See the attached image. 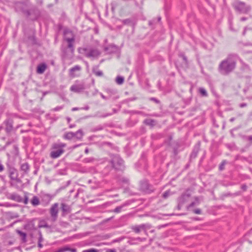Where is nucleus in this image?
<instances>
[{"label":"nucleus","mask_w":252,"mask_h":252,"mask_svg":"<svg viewBox=\"0 0 252 252\" xmlns=\"http://www.w3.org/2000/svg\"><path fill=\"white\" fill-rule=\"evenodd\" d=\"M238 59H239V56L238 54L236 53L229 54L227 57L219 64V72L223 75H228L235 69Z\"/></svg>","instance_id":"f257e3e1"},{"label":"nucleus","mask_w":252,"mask_h":252,"mask_svg":"<svg viewBox=\"0 0 252 252\" xmlns=\"http://www.w3.org/2000/svg\"><path fill=\"white\" fill-rule=\"evenodd\" d=\"M66 146V144L59 141L53 143L51 147L50 157L53 159L58 158L64 153V148Z\"/></svg>","instance_id":"f03ea898"},{"label":"nucleus","mask_w":252,"mask_h":252,"mask_svg":"<svg viewBox=\"0 0 252 252\" xmlns=\"http://www.w3.org/2000/svg\"><path fill=\"white\" fill-rule=\"evenodd\" d=\"M65 40L68 42L67 48L63 49V58H67L72 56L74 48L73 47V42L74 41L73 37H64Z\"/></svg>","instance_id":"7ed1b4c3"},{"label":"nucleus","mask_w":252,"mask_h":252,"mask_svg":"<svg viewBox=\"0 0 252 252\" xmlns=\"http://www.w3.org/2000/svg\"><path fill=\"white\" fill-rule=\"evenodd\" d=\"M232 5L234 9L240 13L247 14L251 9V7L250 5L239 0L235 1L233 3Z\"/></svg>","instance_id":"20e7f679"},{"label":"nucleus","mask_w":252,"mask_h":252,"mask_svg":"<svg viewBox=\"0 0 252 252\" xmlns=\"http://www.w3.org/2000/svg\"><path fill=\"white\" fill-rule=\"evenodd\" d=\"M111 163L116 170H121L124 169L123 160L118 155H114L112 157Z\"/></svg>","instance_id":"39448f33"},{"label":"nucleus","mask_w":252,"mask_h":252,"mask_svg":"<svg viewBox=\"0 0 252 252\" xmlns=\"http://www.w3.org/2000/svg\"><path fill=\"white\" fill-rule=\"evenodd\" d=\"M80 52L82 54H84L85 56L88 58H94L97 57L100 55V52L98 50L94 48H84L80 49Z\"/></svg>","instance_id":"423d86ee"},{"label":"nucleus","mask_w":252,"mask_h":252,"mask_svg":"<svg viewBox=\"0 0 252 252\" xmlns=\"http://www.w3.org/2000/svg\"><path fill=\"white\" fill-rule=\"evenodd\" d=\"M140 189L147 193H151L155 190L154 187L149 184L147 181L144 180L140 182Z\"/></svg>","instance_id":"0eeeda50"},{"label":"nucleus","mask_w":252,"mask_h":252,"mask_svg":"<svg viewBox=\"0 0 252 252\" xmlns=\"http://www.w3.org/2000/svg\"><path fill=\"white\" fill-rule=\"evenodd\" d=\"M58 207L59 204L56 203L53 204L50 209V214L53 221H55L57 219L59 212Z\"/></svg>","instance_id":"6e6552de"},{"label":"nucleus","mask_w":252,"mask_h":252,"mask_svg":"<svg viewBox=\"0 0 252 252\" xmlns=\"http://www.w3.org/2000/svg\"><path fill=\"white\" fill-rule=\"evenodd\" d=\"M150 228V226L147 224H142L140 225H134L132 226V230L136 233H139L141 230H146Z\"/></svg>","instance_id":"1a4fd4ad"},{"label":"nucleus","mask_w":252,"mask_h":252,"mask_svg":"<svg viewBox=\"0 0 252 252\" xmlns=\"http://www.w3.org/2000/svg\"><path fill=\"white\" fill-rule=\"evenodd\" d=\"M9 177L11 180L15 181L16 182L21 183L22 182L21 179L18 178V173L17 170L15 168H10L9 170Z\"/></svg>","instance_id":"9d476101"},{"label":"nucleus","mask_w":252,"mask_h":252,"mask_svg":"<svg viewBox=\"0 0 252 252\" xmlns=\"http://www.w3.org/2000/svg\"><path fill=\"white\" fill-rule=\"evenodd\" d=\"M70 91L75 93H80L85 89V86L83 83H76L70 87Z\"/></svg>","instance_id":"9b49d317"},{"label":"nucleus","mask_w":252,"mask_h":252,"mask_svg":"<svg viewBox=\"0 0 252 252\" xmlns=\"http://www.w3.org/2000/svg\"><path fill=\"white\" fill-rule=\"evenodd\" d=\"M81 70V67L79 65H76L71 68L69 70V75L71 77H75L77 76L76 72L80 71Z\"/></svg>","instance_id":"f8f14e48"},{"label":"nucleus","mask_w":252,"mask_h":252,"mask_svg":"<svg viewBox=\"0 0 252 252\" xmlns=\"http://www.w3.org/2000/svg\"><path fill=\"white\" fill-rule=\"evenodd\" d=\"M5 125V131L7 133H10L13 129V121L8 119L4 122Z\"/></svg>","instance_id":"ddd939ff"},{"label":"nucleus","mask_w":252,"mask_h":252,"mask_svg":"<svg viewBox=\"0 0 252 252\" xmlns=\"http://www.w3.org/2000/svg\"><path fill=\"white\" fill-rule=\"evenodd\" d=\"M190 195L188 193H184L178 199V202L181 204H184L189 198Z\"/></svg>","instance_id":"4468645a"},{"label":"nucleus","mask_w":252,"mask_h":252,"mask_svg":"<svg viewBox=\"0 0 252 252\" xmlns=\"http://www.w3.org/2000/svg\"><path fill=\"white\" fill-rule=\"evenodd\" d=\"M61 209L63 214H68L71 212V208L67 204L62 203L61 204Z\"/></svg>","instance_id":"2eb2a0df"},{"label":"nucleus","mask_w":252,"mask_h":252,"mask_svg":"<svg viewBox=\"0 0 252 252\" xmlns=\"http://www.w3.org/2000/svg\"><path fill=\"white\" fill-rule=\"evenodd\" d=\"M17 234L19 235L21 237V240L23 243H25L27 242V234L25 232H22L19 230H16Z\"/></svg>","instance_id":"dca6fc26"},{"label":"nucleus","mask_w":252,"mask_h":252,"mask_svg":"<svg viewBox=\"0 0 252 252\" xmlns=\"http://www.w3.org/2000/svg\"><path fill=\"white\" fill-rule=\"evenodd\" d=\"M83 136V132L81 129L77 130L76 132H74L73 138H76L78 140H81Z\"/></svg>","instance_id":"f3484780"},{"label":"nucleus","mask_w":252,"mask_h":252,"mask_svg":"<svg viewBox=\"0 0 252 252\" xmlns=\"http://www.w3.org/2000/svg\"><path fill=\"white\" fill-rule=\"evenodd\" d=\"M130 204V202L129 201H127L125 203H124L123 205H121V206H118L114 210H113V212L114 213H120L122 208L123 207H124L125 206H126L128 205H129Z\"/></svg>","instance_id":"a211bd4d"},{"label":"nucleus","mask_w":252,"mask_h":252,"mask_svg":"<svg viewBox=\"0 0 252 252\" xmlns=\"http://www.w3.org/2000/svg\"><path fill=\"white\" fill-rule=\"evenodd\" d=\"M46 68V65L45 64H40L39 65H38L37 67L36 72L39 74H42L45 71Z\"/></svg>","instance_id":"6ab92c4d"},{"label":"nucleus","mask_w":252,"mask_h":252,"mask_svg":"<svg viewBox=\"0 0 252 252\" xmlns=\"http://www.w3.org/2000/svg\"><path fill=\"white\" fill-rule=\"evenodd\" d=\"M31 204L33 206H36L40 204V201L38 197L36 196H34L31 201Z\"/></svg>","instance_id":"aec40b11"},{"label":"nucleus","mask_w":252,"mask_h":252,"mask_svg":"<svg viewBox=\"0 0 252 252\" xmlns=\"http://www.w3.org/2000/svg\"><path fill=\"white\" fill-rule=\"evenodd\" d=\"M52 196L49 194H44L43 196V200L46 201V204H48L52 198Z\"/></svg>","instance_id":"412c9836"},{"label":"nucleus","mask_w":252,"mask_h":252,"mask_svg":"<svg viewBox=\"0 0 252 252\" xmlns=\"http://www.w3.org/2000/svg\"><path fill=\"white\" fill-rule=\"evenodd\" d=\"M144 123L147 125L154 126L156 124V121L153 119H146L144 121Z\"/></svg>","instance_id":"4be33fe9"},{"label":"nucleus","mask_w":252,"mask_h":252,"mask_svg":"<svg viewBox=\"0 0 252 252\" xmlns=\"http://www.w3.org/2000/svg\"><path fill=\"white\" fill-rule=\"evenodd\" d=\"M73 134L74 132H68L64 134L63 135V138L66 139L70 140L73 139Z\"/></svg>","instance_id":"5701e85b"},{"label":"nucleus","mask_w":252,"mask_h":252,"mask_svg":"<svg viewBox=\"0 0 252 252\" xmlns=\"http://www.w3.org/2000/svg\"><path fill=\"white\" fill-rule=\"evenodd\" d=\"M21 170L23 171L25 173H27L29 169V165L27 163H24L21 166Z\"/></svg>","instance_id":"b1692460"},{"label":"nucleus","mask_w":252,"mask_h":252,"mask_svg":"<svg viewBox=\"0 0 252 252\" xmlns=\"http://www.w3.org/2000/svg\"><path fill=\"white\" fill-rule=\"evenodd\" d=\"M97 67H95L93 68V72L97 76H102L103 75L102 71L97 70Z\"/></svg>","instance_id":"393cba45"},{"label":"nucleus","mask_w":252,"mask_h":252,"mask_svg":"<svg viewBox=\"0 0 252 252\" xmlns=\"http://www.w3.org/2000/svg\"><path fill=\"white\" fill-rule=\"evenodd\" d=\"M38 227L39 228H50L49 225L44 220L40 221Z\"/></svg>","instance_id":"a878e982"},{"label":"nucleus","mask_w":252,"mask_h":252,"mask_svg":"<svg viewBox=\"0 0 252 252\" xmlns=\"http://www.w3.org/2000/svg\"><path fill=\"white\" fill-rule=\"evenodd\" d=\"M116 82L119 85H122L124 82V78L123 76H118L116 78Z\"/></svg>","instance_id":"bb28decb"},{"label":"nucleus","mask_w":252,"mask_h":252,"mask_svg":"<svg viewBox=\"0 0 252 252\" xmlns=\"http://www.w3.org/2000/svg\"><path fill=\"white\" fill-rule=\"evenodd\" d=\"M199 92L200 93L202 96H207L208 95L207 91L203 88H200L199 89Z\"/></svg>","instance_id":"cd10ccee"},{"label":"nucleus","mask_w":252,"mask_h":252,"mask_svg":"<svg viewBox=\"0 0 252 252\" xmlns=\"http://www.w3.org/2000/svg\"><path fill=\"white\" fill-rule=\"evenodd\" d=\"M94 158L92 157L85 158L83 159V162L84 163H91L94 161Z\"/></svg>","instance_id":"c85d7f7f"},{"label":"nucleus","mask_w":252,"mask_h":252,"mask_svg":"<svg viewBox=\"0 0 252 252\" xmlns=\"http://www.w3.org/2000/svg\"><path fill=\"white\" fill-rule=\"evenodd\" d=\"M8 216H9L11 219L17 218L19 217V215H18V214H17V213H11V212H9V213H8Z\"/></svg>","instance_id":"c756f323"},{"label":"nucleus","mask_w":252,"mask_h":252,"mask_svg":"<svg viewBox=\"0 0 252 252\" xmlns=\"http://www.w3.org/2000/svg\"><path fill=\"white\" fill-rule=\"evenodd\" d=\"M226 164V161L225 160L221 162V164L219 166L220 170L221 171L224 169V165Z\"/></svg>","instance_id":"7c9ffc66"},{"label":"nucleus","mask_w":252,"mask_h":252,"mask_svg":"<svg viewBox=\"0 0 252 252\" xmlns=\"http://www.w3.org/2000/svg\"><path fill=\"white\" fill-rule=\"evenodd\" d=\"M68 247H65L59 249L56 252H65L68 251Z\"/></svg>","instance_id":"2f4dec72"},{"label":"nucleus","mask_w":252,"mask_h":252,"mask_svg":"<svg viewBox=\"0 0 252 252\" xmlns=\"http://www.w3.org/2000/svg\"><path fill=\"white\" fill-rule=\"evenodd\" d=\"M119 181H121L123 183H125L127 184L128 183V179L125 177H121L119 179Z\"/></svg>","instance_id":"473e14b6"},{"label":"nucleus","mask_w":252,"mask_h":252,"mask_svg":"<svg viewBox=\"0 0 252 252\" xmlns=\"http://www.w3.org/2000/svg\"><path fill=\"white\" fill-rule=\"evenodd\" d=\"M170 195V192L169 190L166 191L162 195V197L164 198H167Z\"/></svg>","instance_id":"72a5a7b5"},{"label":"nucleus","mask_w":252,"mask_h":252,"mask_svg":"<svg viewBox=\"0 0 252 252\" xmlns=\"http://www.w3.org/2000/svg\"><path fill=\"white\" fill-rule=\"evenodd\" d=\"M38 234H39V238H38V242L42 243L43 241V238L42 237L41 232L40 231H39Z\"/></svg>","instance_id":"f704fd0d"},{"label":"nucleus","mask_w":252,"mask_h":252,"mask_svg":"<svg viewBox=\"0 0 252 252\" xmlns=\"http://www.w3.org/2000/svg\"><path fill=\"white\" fill-rule=\"evenodd\" d=\"M199 203V201L197 199H196V202H193L189 204V205L188 206V208H190L193 207L195 205H198Z\"/></svg>","instance_id":"c9c22d12"},{"label":"nucleus","mask_w":252,"mask_h":252,"mask_svg":"<svg viewBox=\"0 0 252 252\" xmlns=\"http://www.w3.org/2000/svg\"><path fill=\"white\" fill-rule=\"evenodd\" d=\"M244 138L245 140L250 141L251 142V144H252V136H244Z\"/></svg>","instance_id":"e433bc0d"},{"label":"nucleus","mask_w":252,"mask_h":252,"mask_svg":"<svg viewBox=\"0 0 252 252\" xmlns=\"http://www.w3.org/2000/svg\"><path fill=\"white\" fill-rule=\"evenodd\" d=\"M83 252H98V250L94 249H91L87 250H85Z\"/></svg>","instance_id":"4c0bfd02"},{"label":"nucleus","mask_w":252,"mask_h":252,"mask_svg":"<svg viewBox=\"0 0 252 252\" xmlns=\"http://www.w3.org/2000/svg\"><path fill=\"white\" fill-rule=\"evenodd\" d=\"M193 213L196 214H200L201 213V210L200 209H196L193 211Z\"/></svg>","instance_id":"58836bf2"},{"label":"nucleus","mask_w":252,"mask_h":252,"mask_svg":"<svg viewBox=\"0 0 252 252\" xmlns=\"http://www.w3.org/2000/svg\"><path fill=\"white\" fill-rule=\"evenodd\" d=\"M238 60L240 61V62L242 63V64L243 65V66L245 68L248 67V65L247 64H246L245 63H244V62L240 58H239V59H238Z\"/></svg>","instance_id":"ea45409f"},{"label":"nucleus","mask_w":252,"mask_h":252,"mask_svg":"<svg viewBox=\"0 0 252 252\" xmlns=\"http://www.w3.org/2000/svg\"><path fill=\"white\" fill-rule=\"evenodd\" d=\"M28 202H29V198H28V196L25 195L24 197V200L23 202L25 204H27L28 203Z\"/></svg>","instance_id":"a19ab883"},{"label":"nucleus","mask_w":252,"mask_h":252,"mask_svg":"<svg viewBox=\"0 0 252 252\" xmlns=\"http://www.w3.org/2000/svg\"><path fill=\"white\" fill-rule=\"evenodd\" d=\"M197 151L195 152L194 151H193L190 155L191 158H195L197 156Z\"/></svg>","instance_id":"79ce46f5"},{"label":"nucleus","mask_w":252,"mask_h":252,"mask_svg":"<svg viewBox=\"0 0 252 252\" xmlns=\"http://www.w3.org/2000/svg\"><path fill=\"white\" fill-rule=\"evenodd\" d=\"M4 167L3 164L1 163V161L0 160V172H2L4 170Z\"/></svg>","instance_id":"37998d69"},{"label":"nucleus","mask_w":252,"mask_h":252,"mask_svg":"<svg viewBox=\"0 0 252 252\" xmlns=\"http://www.w3.org/2000/svg\"><path fill=\"white\" fill-rule=\"evenodd\" d=\"M63 109V107L62 106H57L56 107H55V108H54V111H59L61 109Z\"/></svg>","instance_id":"c03bdc74"},{"label":"nucleus","mask_w":252,"mask_h":252,"mask_svg":"<svg viewBox=\"0 0 252 252\" xmlns=\"http://www.w3.org/2000/svg\"><path fill=\"white\" fill-rule=\"evenodd\" d=\"M123 23L125 24H128L130 22V20L129 19H126L123 20Z\"/></svg>","instance_id":"a18cd8bd"},{"label":"nucleus","mask_w":252,"mask_h":252,"mask_svg":"<svg viewBox=\"0 0 252 252\" xmlns=\"http://www.w3.org/2000/svg\"><path fill=\"white\" fill-rule=\"evenodd\" d=\"M247 106V104L246 103H242L239 104V106L241 108H243Z\"/></svg>","instance_id":"49530a36"},{"label":"nucleus","mask_w":252,"mask_h":252,"mask_svg":"<svg viewBox=\"0 0 252 252\" xmlns=\"http://www.w3.org/2000/svg\"><path fill=\"white\" fill-rule=\"evenodd\" d=\"M64 35H66V34H69L71 35H72L71 32L69 31V30L65 31L64 32Z\"/></svg>","instance_id":"de8ad7c7"},{"label":"nucleus","mask_w":252,"mask_h":252,"mask_svg":"<svg viewBox=\"0 0 252 252\" xmlns=\"http://www.w3.org/2000/svg\"><path fill=\"white\" fill-rule=\"evenodd\" d=\"M82 109V108H78V107H73L72 108L71 110L72 111H77V110H81Z\"/></svg>","instance_id":"09e8293b"},{"label":"nucleus","mask_w":252,"mask_h":252,"mask_svg":"<svg viewBox=\"0 0 252 252\" xmlns=\"http://www.w3.org/2000/svg\"><path fill=\"white\" fill-rule=\"evenodd\" d=\"M68 251H70L71 252H76V250L75 249H71L68 247Z\"/></svg>","instance_id":"8fccbe9b"},{"label":"nucleus","mask_w":252,"mask_h":252,"mask_svg":"<svg viewBox=\"0 0 252 252\" xmlns=\"http://www.w3.org/2000/svg\"><path fill=\"white\" fill-rule=\"evenodd\" d=\"M82 109L88 110L90 109V107L88 105L85 106L84 107H82Z\"/></svg>","instance_id":"3c124183"},{"label":"nucleus","mask_w":252,"mask_h":252,"mask_svg":"<svg viewBox=\"0 0 252 252\" xmlns=\"http://www.w3.org/2000/svg\"><path fill=\"white\" fill-rule=\"evenodd\" d=\"M181 57H182L183 60L185 61V62H187V57L184 55H181Z\"/></svg>","instance_id":"603ef678"},{"label":"nucleus","mask_w":252,"mask_h":252,"mask_svg":"<svg viewBox=\"0 0 252 252\" xmlns=\"http://www.w3.org/2000/svg\"><path fill=\"white\" fill-rule=\"evenodd\" d=\"M184 204H181L180 203V202H178V209L179 210H180L182 205H183Z\"/></svg>","instance_id":"864d4df0"},{"label":"nucleus","mask_w":252,"mask_h":252,"mask_svg":"<svg viewBox=\"0 0 252 252\" xmlns=\"http://www.w3.org/2000/svg\"><path fill=\"white\" fill-rule=\"evenodd\" d=\"M101 97H102L103 99H105V100H106V99H108V98H109V97H106V96H104V95L103 94H101Z\"/></svg>","instance_id":"5fc2aeb1"},{"label":"nucleus","mask_w":252,"mask_h":252,"mask_svg":"<svg viewBox=\"0 0 252 252\" xmlns=\"http://www.w3.org/2000/svg\"><path fill=\"white\" fill-rule=\"evenodd\" d=\"M111 115H112V114H111V113H106V114H104V115H103L102 117H106L110 116Z\"/></svg>","instance_id":"6e6d98bb"},{"label":"nucleus","mask_w":252,"mask_h":252,"mask_svg":"<svg viewBox=\"0 0 252 252\" xmlns=\"http://www.w3.org/2000/svg\"><path fill=\"white\" fill-rule=\"evenodd\" d=\"M247 19V18L246 17H242L240 19V21H246Z\"/></svg>","instance_id":"4d7b16f0"},{"label":"nucleus","mask_w":252,"mask_h":252,"mask_svg":"<svg viewBox=\"0 0 252 252\" xmlns=\"http://www.w3.org/2000/svg\"><path fill=\"white\" fill-rule=\"evenodd\" d=\"M38 247L39 248H42L43 245L42 244V243L38 242Z\"/></svg>","instance_id":"13d9d810"},{"label":"nucleus","mask_w":252,"mask_h":252,"mask_svg":"<svg viewBox=\"0 0 252 252\" xmlns=\"http://www.w3.org/2000/svg\"><path fill=\"white\" fill-rule=\"evenodd\" d=\"M107 252H116L115 250L110 249L107 250Z\"/></svg>","instance_id":"bf43d9fd"},{"label":"nucleus","mask_w":252,"mask_h":252,"mask_svg":"<svg viewBox=\"0 0 252 252\" xmlns=\"http://www.w3.org/2000/svg\"><path fill=\"white\" fill-rule=\"evenodd\" d=\"M242 189L244 190H246V189H247V186L246 185H243L242 186Z\"/></svg>","instance_id":"052dcab7"},{"label":"nucleus","mask_w":252,"mask_h":252,"mask_svg":"<svg viewBox=\"0 0 252 252\" xmlns=\"http://www.w3.org/2000/svg\"><path fill=\"white\" fill-rule=\"evenodd\" d=\"M247 29V27H245V29H244V31H243V35H245Z\"/></svg>","instance_id":"680f3d73"},{"label":"nucleus","mask_w":252,"mask_h":252,"mask_svg":"<svg viewBox=\"0 0 252 252\" xmlns=\"http://www.w3.org/2000/svg\"><path fill=\"white\" fill-rule=\"evenodd\" d=\"M85 154H88L89 153V149L88 148H86L85 150Z\"/></svg>","instance_id":"e2e57ef3"},{"label":"nucleus","mask_w":252,"mask_h":252,"mask_svg":"<svg viewBox=\"0 0 252 252\" xmlns=\"http://www.w3.org/2000/svg\"><path fill=\"white\" fill-rule=\"evenodd\" d=\"M235 118H233H233H231L230 119V121L231 122H233L235 120Z\"/></svg>","instance_id":"0e129e2a"},{"label":"nucleus","mask_w":252,"mask_h":252,"mask_svg":"<svg viewBox=\"0 0 252 252\" xmlns=\"http://www.w3.org/2000/svg\"><path fill=\"white\" fill-rule=\"evenodd\" d=\"M66 119H67V120L68 123H69V122H70V121H71V119H70V118H69V117H67V118H66Z\"/></svg>","instance_id":"69168bd1"},{"label":"nucleus","mask_w":252,"mask_h":252,"mask_svg":"<svg viewBox=\"0 0 252 252\" xmlns=\"http://www.w3.org/2000/svg\"><path fill=\"white\" fill-rule=\"evenodd\" d=\"M11 185L12 186H15V185L14 184V182H11Z\"/></svg>","instance_id":"338daca9"},{"label":"nucleus","mask_w":252,"mask_h":252,"mask_svg":"<svg viewBox=\"0 0 252 252\" xmlns=\"http://www.w3.org/2000/svg\"><path fill=\"white\" fill-rule=\"evenodd\" d=\"M152 100H154V101H156V102H158V101L155 98H152Z\"/></svg>","instance_id":"774afa93"}]
</instances>
